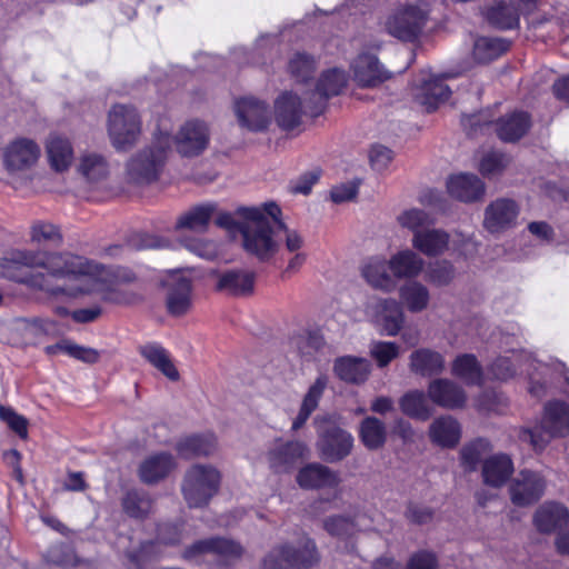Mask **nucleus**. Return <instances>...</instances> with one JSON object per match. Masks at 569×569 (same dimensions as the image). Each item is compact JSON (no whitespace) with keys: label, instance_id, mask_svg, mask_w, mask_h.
Here are the masks:
<instances>
[{"label":"nucleus","instance_id":"obj_1","mask_svg":"<svg viewBox=\"0 0 569 569\" xmlns=\"http://www.w3.org/2000/svg\"><path fill=\"white\" fill-rule=\"evenodd\" d=\"M0 277L54 295L63 289H51L48 277L68 279L74 282L68 289L69 296L96 292L103 300L119 301L117 284L108 280L109 272L100 264L71 253L11 250L0 258Z\"/></svg>","mask_w":569,"mask_h":569},{"label":"nucleus","instance_id":"obj_2","mask_svg":"<svg viewBox=\"0 0 569 569\" xmlns=\"http://www.w3.org/2000/svg\"><path fill=\"white\" fill-rule=\"evenodd\" d=\"M237 214L242 219L241 236L246 252L261 261L273 257L279 249L273 226L277 227L281 210L276 202L261 207H239Z\"/></svg>","mask_w":569,"mask_h":569},{"label":"nucleus","instance_id":"obj_3","mask_svg":"<svg viewBox=\"0 0 569 569\" xmlns=\"http://www.w3.org/2000/svg\"><path fill=\"white\" fill-rule=\"evenodd\" d=\"M170 131L169 119H160L152 134V144L128 161L127 176L132 182L149 183L158 178L172 144Z\"/></svg>","mask_w":569,"mask_h":569},{"label":"nucleus","instance_id":"obj_4","mask_svg":"<svg viewBox=\"0 0 569 569\" xmlns=\"http://www.w3.org/2000/svg\"><path fill=\"white\" fill-rule=\"evenodd\" d=\"M221 475L209 465H194L187 470L181 491L190 508H201L209 503L220 488Z\"/></svg>","mask_w":569,"mask_h":569},{"label":"nucleus","instance_id":"obj_5","mask_svg":"<svg viewBox=\"0 0 569 569\" xmlns=\"http://www.w3.org/2000/svg\"><path fill=\"white\" fill-rule=\"evenodd\" d=\"M40 158V144L29 137H14L1 149L3 169L12 178L26 177L36 168Z\"/></svg>","mask_w":569,"mask_h":569},{"label":"nucleus","instance_id":"obj_6","mask_svg":"<svg viewBox=\"0 0 569 569\" xmlns=\"http://www.w3.org/2000/svg\"><path fill=\"white\" fill-rule=\"evenodd\" d=\"M108 133L117 150H129L139 141L142 122L136 108L116 104L109 112Z\"/></svg>","mask_w":569,"mask_h":569},{"label":"nucleus","instance_id":"obj_7","mask_svg":"<svg viewBox=\"0 0 569 569\" xmlns=\"http://www.w3.org/2000/svg\"><path fill=\"white\" fill-rule=\"evenodd\" d=\"M320 426L318 430L317 450L319 456L327 462L335 463L347 458L353 449V436L336 423L332 416L318 417Z\"/></svg>","mask_w":569,"mask_h":569},{"label":"nucleus","instance_id":"obj_8","mask_svg":"<svg viewBox=\"0 0 569 569\" xmlns=\"http://www.w3.org/2000/svg\"><path fill=\"white\" fill-rule=\"evenodd\" d=\"M428 18L425 3H408L393 10L385 20L386 31L402 41H415L421 34Z\"/></svg>","mask_w":569,"mask_h":569},{"label":"nucleus","instance_id":"obj_9","mask_svg":"<svg viewBox=\"0 0 569 569\" xmlns=\"http://www.w3.org/2000/svg\"><path fill=\"white\" fill-rule=\"evenodd\" d=\"M370 321L385 335L396 336L405 323V312L399 301L393 298L371 300L366 308Z\"/></svg>","mask_w":569,"mask_h":569},{"label":"nucleus","instance_id":"obj_10","mask_svg":"<svg viewBox=\"0 0 569 569\" xmlns=\"http://www.w3.org/2000/svg\"><path fill=\"white\" fill-rule=\"evenodd\" d=\"M209 141V127L198 119L186 121L173 138L178 153L187 158L201 154L207 149Z\"/></svg>","mask_w":569,"mask_h":569},{"label":"nucleus","instance_id":"obj_11","mask_svg":"<svg viewBox=\"0 0 569 569\" xmlns=\"http://www.w3.org/2000/svg\"><path fill=\"white\" fill-rule=\"evenodd\" d=\"M234 113L240 127L250 131H262L271 121L268 104L254 97H243L234 102Z\"/></svg>","mask_w":569,"mask_h":569},{"label":"nucleus","instance_id":"obj_12","mask_svg":"<svg viewBox=\"0 0 569 569\" xmlns=\"http://www.w3.org/2000/svg\"><path fill=\"white\" fill-rule=\"evenodd\" d=\"M164 284L168 288L167 307L171 315L181 316L191 307V276L184 271H170Z\"/></svg>","mask_w":569,"mask_h":569},{"label":"nucleus","instance_id":"obj_13","mask_svg":"<svg viewBox=\"0 0 569 569\" xmlns=\"http://www.w3.org/2000/svg\"><path fill=\"white\" fill-rule=\"evenodd\" d=\"M307 453L308 448L302 441H278L269 449L267 460L273 472L284 473L291 471Z\"/></svg>","mask_w":569,"mask_h":569},{"label":"nucleus","instance_id":"obj_14","mask_svg":"<svg viewBox=\"0 0 569 569\" xmlns=\"http://www.w3.org/2000/svg\"><path fill=\"white\" fill-rule=\"evenodd\" d=\"M545 487V480L539 473L523 470L510 485L511 501L516 506H529L541 498Z\"/></svg>","mask_w":569,"mask_h":569},{"label":"nucleus","instance_id":"obj_15","mask_svg":"<svg viewBox=\"0 0 569 569\" xmlns=\"http://www.w3.org/2000/svg\"><path fill=\"white\" fill-rule=\"evenodd\" d=\"M282 351L311 356L330 352L331 348L320 329H303L286 339Z\"/></svg>","mask_w":569,"mask_h":569},{"label":"nucleus","instance_id":"obj_16","mask_svg":"<svg viewBox=\"0 0 569 569\" xmlns=\"http://www.w3.org/2000/svg\"><path fill=\"white\" fill-rule=\"evenodd\" d=\"M519 214L518 204L510 199H497L485 210L483 226L491 232H501L511 228Z\"/></svg>","mask_w":569,"mask_h":569},{"label":"nucleus","instance_id":"obj_17","mask_svg":"<svg viewBox=\"0 0 569 569\" xmlns=\"http://www.w3.org/2000/svg\"><path fill=\"white\" fill-rule=\"evenodd\" d=\"M351 69L355 80L362 87H375L389 78L377 57L370 52L359 53L351 63Z\"/></svg>","mask_w":569,"mask_h":569},{"label":"nucleus","instance_id":"obj_18","mask_svg":"<svg viewBox=\"0 0 569 569\" xmlns=\"http://www.w3.org/2000/svg\"><path fill=\"white\" fill-rule=\"evenodd\" d=\"M428 397L435 405L445 409H460L467 401L463 389L447 379L431 381L428 387Z\"/></svg>","mask_w":569,"mask_h":569},{"label":"nucleus","instance_id":"obj_19","mask_svg":"<svg viewBox=\"0 0 569 569\" xmlns=\"http://www.w3.org/2000/svg\"><path fill=\"white\" fill-rule=\"evenodd\" d=\"M302 489L335 488L339 485L338 473L319 462H311L302 467L296 477Z\"/></svg>","mask_w":569,"mask_h":569},{"label":"nucleus","instance_id":"obj_20","mask_svg":"<svg viewBox=\"0 0 569 569\" xmlns=\"http://www.w3.org/2000/svg\"><path fill=\"white\" fill-rule=\"evenodd\" d=\"M447 190L459 201L472 202L483 197L485 183L475 174L458 173L448 178Z\"/></svg>","mask_w":569,"mask_h":569},{"label":"nucleus","instance_id":"obj_21","mask_svg":"<svg viewBox=\"0 0 569 569\" xmlns=\"http://www.w3.org/2000/svg\"><path fill=\"white\" fill-rule=\"evenodd\" d=\"M48 161L56 172L69 170L74 160V150L71 141L66 136L53 133L46 143Z\"/></svg>","mask_w":569,"mask_h":569},{"label":"nucleus","instance_id":"obj_22","mask_svg":"<svg viewBox=\"0 0 569 569\" xmlns=\"http://www.w3.org/2000/svg\"><path fill=\"white\" fill-rule=\"evenodd\" d=\"M389 271L388 260L380 256L367 259L361 266V274L367 283L385 292H390L396 287L393 276Z\"/></svg>","mask_w":569,"mask_h":569},{"label":"nucleus","instance_id":"obj_23","mask_svg":"<svg viewBox=\"0 0 569 569\" xmlns=\"http://www.w3.org/2000/svg\"><path fill=\"white\" fill-rule=\"evenodd\" d=\"M388 264L393 278L413 279L423 270L425 261L417 252L407 248L392 254Z\"/></svg>","mask_w":569,"mask_h":569},{"label":"nucleus","instance_id":"obj_24","mask_svg":"<svg viewBox=\"0 0 569 569\" xmlns=\"http://www.w3.org/2000/svg\"><path fill=\"white\" fill-rule=\"evenodd\" d=\"M450 96V89L443 83L442 77H431L423 79L420 87L417 88L415 98L427 112H431Z\"/></svg>","mask_w":569,"mask_h":569},{"label":"nucleus","instance_id":"obj_25","mask_svg":"<svg viewBox=\"0 0 569 569\" xmlns=\"http://www.w3.org/2000/svg\"><path fill=\"white\" fill-rule=\"evenodd\" d=\"M176 467L170 453L161 452L149 456L139 467L140 480L147 485H153L164 479Z\"/></svg>","mask_w":569,"mask_h":569},{"label":"nucleus","instance_id":"obj_26","mask_svg":"<svg viewBox=\"0 0 569 569\" xmlns=\"http://www.w3.org/2000/svg\"><path fill=\"white\" fill-rule=\"evenodd\" d=\"M303 103L295 92H284L276 101V120L286 129L297 127L301 120Z\"/></svg>","mask_w":569,"mask_h":569},{"label":"nucleus","instance_id":"obj_27","mask_svg":"<svg viewBox=\"0 0 569 569\" xmlns=\"http://www.w3.org/2000/svg\"><path fill=\"white\" fill-rule=\"evenodd\" d=\"M412 248L427 257L442 254L449 244V234L441 229H425L422 232H416L411 239Z\"/></svg>","mask_w":569,"mask_h":569},{"label":"nucleus","instance_id":"obj_28","mask_svg":"<svg viewBox=\"0 0 569 569\" xmlns=\"http://www.w3.org/2000/svg\"><path fill=\"white\" fill-rule=\"evenodd\" d=\"M461 437L460 423L451 416H441L429 427L430 440L443 448H453Z\"/></svg>","mask_w":569,"mask_h":569},{"label":"nucleus","instance_id":"obj_29","mask_svg":"<svg viewBox=\"0 0 569 569\" xmlns=\"http://www.w3.org/2000/svg\"><path fill=\"white\" fill-rule=\"evenodd\" d=\"M542 429L551 437L569 435V406L562 401H552L545 407Z\"/></svg>","mask_w":569,"mask_h":569},{"label":"nucleus","instance_id":"obj_30","mask_svg":"<svg viewBox=\"0 0 569 569\" xmlns=\"http://www.w3.org/2000/svg\"><path fill=\"white\" fill-rule=\"evenodd\" d=\"M513 472L511 458L505 453L489 457L482 465L483 482L491 487H501Z\"/></svg>","mask_w":569,"mask_h":569},{"label":"nucleus","instance_id":"obj_31","mask_svg":"<svg viewBox=\"0 0 569 569\" xmlns=\"http://www.w3.org/2000/svg\"><path fill=\"white\" fill-rule=\"evenodd\" d=\"M533 520L539 531L549 533L568 523L569 511L560 503L547 502L536 511Z\"/></svg>","mask_w":569,"mask_h":569},{"label":"nucleus","instance_id":"obj_32","mask_svg":"<svg viewBox=\"0 0 569 569\" xmlns=\"http://www.w3.org/2000/svg\"><path fill=\"white\" fill-rule=\"evenodd\" d=\"M328 379L326 376H319L309 387L305 395L299 412L295 418L291 429L297 431L303 427L311 413L318 408L319 401L327 388Z\"/></svg>","mask_w":569,"mask_h":569},{"label":"nucleus","instance_id":"obj_33","mask_svg":"<svg viewBox=\"0 0 569 569\" xmlns=\"http://www.w3.org/2000/svg\"><path fill=\"white\" fill-rule=\"evenodd\" d=\"M216 210L217 206L211 202L196 206L179 217L176 228L204 232Z\"/></svg>","mask_w":569,"mask_h":569},{"label":"nucleus","instance_id":"obj_34","mask_svg":"<svg viewBox=\"0 0 569 569\" xmlns=\"http://www.w3.org/2000/svg\"><path fill=\"white\" fill-rule=\"evenodd\" d=\"M283 546H286V560L292 568L309 569L320 560L317 546L309 538H305L297 548L287 543Z\"/></svg>","mask_w":569,"mask_h":569},{"label":"nucleus","instance_id":"obj_35","mask_svg":"<svg viewBox=\"0 0 569 569\" xmlns=\"http://www.w3.org/2000/svg\"><path fill=\"white\" fill-rule=\"evenodd\" d=\"M399 297L402 303L410 312H421L426 310L430 302L429 289L419 281H409L399 289Z\"/></svg>","mask_w":569,"mask_h":569},{"label":"nucleus","instance_id":"obj_36","mask_svg":"<svg viewBox=\"0 0 569 569\" xmlns=\"http://www.w3.org/2000/svg\"><path fill=\"white\" fill-rule=\"evenodd\" d=\"M333 368L341 380L351 383L363 382L370 372L366 358H337Z\"/></svg>","mask_w":569,"mask_h":569},{"label":"nucleus","instance_id":"obj_37","mask_svg":"<svg viewBox=\"0 0 569 569\" xmlns=\"http://www.w3.org/2000/svg\"><path fill=\"white\" fill-rule=\"evenodd\" d=\"M529 114L522 111L513 112L500 119L497 123V133L503 141L520 139L530 128Z\"/></svg>","mask_w":569,"mask_h":569},{"label":"nucleus","instance_id":"obj_38","mask_svg":"<svg viewBox=\"0 0 569 569\" xmlns=\"http://www.w3.org/2000/svg\"><path fill=\"white\" fill-rule=\"evenodd\" d=\"M359 438L368 450H378L387 441L386 425L376 417H367L360 422Z\"/></svg>","mask_w":569,"mask_h":569},{"label":"nucleus","instance_id":"obj_39","mask_svg":"<svg viewBox=\"0 0 569 569\" xmlns=\"http://www.w3.org/2000/svg\"><path fill=\"white\" fill-rule=\"evenodd\" d=\"M399 406L403 415L409 418L426 421L432 416L426 395L419 390L406 392L399 400Z\"/></svg>","mask_w":569,"mask_h":569},{"label":"nucleus","instance_id":"obj_40","mask_svg":"<svg viewBox=\"0 0 569 569\" xmlns=\"http://www.w3.org/2000/svg\"><path fill=\"white\" fill-rule=\"evenodd\" d=\"M254 274L246 270H230L219 277L218 289L232 295H246L252 291Z\"/></svg>","mask_w":569,"mask_h":569},{"label":"nucleus","instance_id":"obj_41","mask_svg":"<svg viewBox=\"0 0 569 569\" xmlns=\"http://www.w3.org/2000/svg\"><path fill=\"white\" fill-rule=\"evenodd\" d=\"M347 83V76L343 70L333 68L325 71L319 78L316 87V93L313 94L315 102L325 100L329 97L337 96L341 92Z\"/></svg>","mask_w":569,"mask_h":569},{"label":"nucleus","instance_id":"obj_42","mask_svg":"<svg viewBox=\"0 0 569 569\" xmlns=\"http://www.w3.org/2000/svg\"><path fill=\"white\" fill-rule=\"evenodd\" d=\"M508 48L509 43L506 40L480 37L475 41L472 54L477 62L486 63L499 58Z\"/></svg>","mask_w":569,"mask_h":569},{"label":"nucleus","instance_id":"obj_43","mask_svg":"<svg viewBox=\"0 0 569 569\" xmlns=\"http://www.w3.org/2000/svg\"><path fill=\"white\" fill-rule=\"evenodd\" d=\"M78 171L89 181L103 179L109 171L106 158L97 152H84L80 156Z\"/></svg>","mask_w":569,"mask_h":569},{"label":"nucleus","instance_id":"obj_44","mask_svg":"<svg viewBox=\"0 0 569 569\" xmlns=\"http://www.w3.org/2000/svg\"><path fill=\"white\" fill-rule=\"evenodd\" d=\"M486 18L499 29H513L519 26V10L505 2H499L489 8Z\"/></svg>","mask_w":569,"mask_h":569},{"label":"nucleus","instance_id":"obj_45","mask_svg":"<svg viewBox=\"0 0 569 569\" xmlns=\"http://www.w3.org/2000/svg\"><path fill=\"white\" fill-rule=\"evenodd\" d=\"M214 449L216 439L211 435L188 437L177 445L178 452L184 458L209 456Z\"/></svg>","mask_w":569,"mask_h":569},{"label":"nucleus","instance_id":"obj_46","mask_svg":"<svg viewBox=\"0 0 569 569\" xmlns=\"http://www.w3.org/2000/svg\"><path fill=\"white\" fill-rule=\"evenodd\" d=\"M210 548L211 553L224 566L238 561L244 553V548L239 542L228 538H210Z\"/></svg>","mask_w":569,"mask_h":569},{"label":"nucleus","instance_id":"obj_47","mask_svg":"<svg viewBox=\"0 0 569 569\" xmlns=\"http://www.w3.org/2000/svg\"><path fill=\"white\" fill-rule=\"evenodd\" d=\"M452 375L467 385H481L483 379L477 358H456L452 363Z\"/></svg>","mask_w":569,"mask_h":569},{"label":"nucleus","instance_id":"obj_48","mask_svg":"<svg viewBox=\"0 0 569 569\" xmlns=\"http://www.w3.org/2000/svg\"><path fill=\"white\" fill-rule=\"evenodd\" d=\"M122 508L132 518H144L152 509V500L144 492L130 490L122 499Z\"/></svg>","mask_w":569,"mask_h":569},{"label":"nucleus","instance_id":"obj_49","mask_svg":"<svg viewBox=\"0 0 569 569\" xmlns=\"http://www.w3.org/2000/svg\"><path fill=\"white\" fill-rule=\"evenodd\" d=\"M397 221L400 227L410 230L412 236L416 234V232L425 231V227L432 223L429 213L418 208L403 210L398 214Z\"/></svg>","mask_w":569,"mask_h":569},{"label":"nucleus","instance_id":"obj_50","mask_svg":"<svg viewBox=\"0 0 569 569\" xmlns=\"http://www.w3.org/2000/svg\"><path fill=\"white\" fill-rule=\"evenodd\" d=\"M490 450V443L486 439H477L462 447L460 451L461 465L468 471L476 470L482 456Z\"/></svg>","mask_w":569,"mask_h":569},{"label":"nucleus","instance_id":"obj_51","mask_svg":"<svg viewBox=\"0 0 569 569\" xmlns=\"http://www.w3.org/2000/svg\"><path fill=\"white\" fill-rule=\"evenodd\" d=\"M323 528L330 536L340 539L352 537L358 531L355 520L343 516L328 517L323 521Z\"/></svg>","mask_w":569,"mask_h":569},{"label":"nucleus","instance_id":"obj_52","mask_svg":"<svg viewBox=\"0 0 569 569\" xmlns=\"http://www.w3.org/2000/svg\"><path fill=\"white\" fill-rule=\"evenodd\" d=\"M456 278V269L447 260L437 261L430 266L428 279L436 286H447Z\"/></svg>","mask_w":569,"mask_h":569},{"label":"nucleus","instance_id":"obj_53","mask_svg":"<svg viewBox=\"0 0 569 569\" xmlns=\"http://www.w3.org/2000/svg\"><path fill=\"white\" fill-rule=\"evenodd\" d=\"M315 69V60L306 53H296L289 61V71L300 81H306Z\"/></svg>","mask_w":569,"mask_h":569},{"label":"nucleus","instance_id":"obj_54","mask_svg":"<svg viewBox=\"0 0 569 569\" xmlns=\"http://www.w3.org/2000/svg\"><path fill=\"white\" fill-rule=\"evenodd\" d=\"M411 370L421 377L439 375L445 369L442 358H412Z\"/></svg>","mask_w":569,"mask_h":569},{"label":"nucleus","instance_id":"obj_55","mask_svg":"<svg viewBox=\"0 0 569 569\" xmlns=\"http://www.w3.org/2000/svg\"><path fill=\"white\" fill-rule=\"evenodd\" d=\"M46 351L52 356H98V352L92 349H84L77 346L74 342L63 339L54 345L46 348Z\"/></svg>","mask_w":569,"mask_h":569},{"label":"nucleus","instance_id":"obj_56","mask_svg":"<svg viewBox=\"0 0 569 569\" xmlns=\"http://www.w3.org/2000/svg\"><path fill=\"white\" fill-rule=\"evenodd\" d=\"M0 419L20 438L26 439L28 437V420L10 407L0 406Z\"/></svg>","mask_w":569,"mask_h":569},{"label":"nucleus","instance_id":"obj_57","mask_svg":"<svg viewBox=\"0 0 569 569\" xmlns=\"http://www.w3.org/2000/svg\"><path fill=\"white\" fill-rule=\"evenodd\" d=\"M508 164V158L499 152H489L480 161L479 170L486 177L500 173Z\"/></svg>","mask_w":569,"mask_h":569},{"label":"nucleus","instance_id":"obj_58","mask_svg":"<svg viewBox=\"0 0 569 569\" xmlns=\"http://www.w3.org/2000/svg\"><path fill=\"white\" fill-rule=\"evenodd\" d=\"M277 229L281 231V239L283 240L284 248L289 253L303 251L305 238L298 230L288 228L279 219Z\"/></svg>","mask_w":569,"mask_h":569},{"label":"nucleus","instance_id":"obj_59","mask_svg":"<svg viewBox=\"0 0 569 569\" xmlns=\"http://www.w3.org/2000/svg\"><path fill=\"white\" fill-rule=\"evenodd\" d=\"M31 239L34 242H57L60 240V233L58 229L47 222H37L31 229Z\"/></svg>","mask_w":569,"mask_h":569},{"label":"nucleus","instance_id":"obj_60","mask_svg":"<svg viewBox=\"0 0 569 569\" xmlns=\"http://www.w3.org/2000/svg\"><path fill=\"white\" fill-rule=\"evenodd\" d=\"M406 518L415 525H426L432 521L435 512L430 507L410 502L407 506Z\"/></svg>","mask_w":569,"mask_h":569},{"label":"nucleus","instance_id":"obj_61","mask_svg":"<svg viewBox=\"0 0 569 569\" xmlns=\"http://www.w3.org/2000/svg\"><path fill=\"white\" fill-rule=\"evenodd\" d=\"M286 560V546L272 548L263 558L260 569H291Z\"/></svg>","mask_w":569,"mask_h":569},{"label":"nucleus","instance_id":"obj_62","mask_svg":"<svg viewBox=\"0 0 569 569\" xmlns=\"http://www.w3.org/2000/svg\"><path fill=\"white\" fill-rule=\"evenodd\" d=\"M182 525L163 523L158 528L157 539L160 543L174 546L182 541Z\"/></svg>","mask_w":569,"mask_h":569},{"label":"nucleus","instance_id":"obj_63","mask_svg":"<svg viewBox=\"0 0 569 569\" xmlns=\"http://www.w3.org/2000/svg\"><path fill=\"white\" fill-rule=\"evenodd\" d=\"M392 158V151L383 146H373L369 154L372 169L379 172L388 168Z\"/></svg>","mask_w":569,"mask_h":569},{"label":"nucleus","instance_id":"obj_64","mask_svg":"<svg viewBox=\"0 0 569 569\" xmlns=\"http://www.w3.org/2000/svg\"><path fill=\"white\" fill-rule=\"evenodd\" d=\"M437 559L433 553L420 551L408 561L406 569H437Z\"/></svg>","mask_w":569,"mask_h":569}]
</instances>
